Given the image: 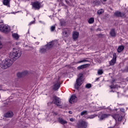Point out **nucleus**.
Instances as JSON below:
<instances>
[{
    "instance_id": "obj_1",
    "label": "nucleus",
    "mask_w": 128,
    "mask_h": 128,
    "mask_svg": "<svg viewBox=\"0 0 128 128\" xmlns=\"http://www.w3.org/2000/svg\"><path fill=\"white\" fill-rule=\"evenodd\" d=\"M22 55V50L20 48H14L13 50L9 54V58L13 60H16Z\"/></svg>"
},
{
    "instance_id": "obj_2",
    "label": "nucleus",
    "mask_w": 128,
    "mask_h": 128,
    "mask_svg": "<svg viewBox=\"0 0 128 128\" xmlns=\"http://www.w3.org/2000/svg\"><path fill=\"white\" fill-rule=\"evenodd\" d=\"M14 64L12 60L10 58H6L3 60L0 64V66L3 70L8 68Z\"/></svg>"
},
{
    "instance_id": "obj_3",
    "label": "nucleus",
    "mask_w": 128,
    "mask_h": 128,
    "mask_svg": "<svg viewBox=\"0 0 128 128\" xmlns=\"http://www.w3.org/2000/svg\"><path fill=\"white\" fill-rule=\"evenodd\" d=\"M78 78L76 80V84L75 85L76 88H78L82 84V74H79Z\"/></svg>"
},
{
    "instance_id": "obj_4",
    "label": "nucleus",
    "mask_w": 128,
    "mask_h": 128,
    "mask_svg": "<svg viewBox=\"0 0 128 128\" xmlns=\"http://www.w3.org/2000/svg\"><path fill=\"white\" fill-rule=\"evenodd\" d=\"M10 30V26L4 24H0V32H8Z\"/></svg>"
},
{
    "instance_id": "obj_5",
    "label": "nucleus",
    "mask_w": 128,
    "mask_h": 128,
    "mask_svg": "<svg viewBox=\"0 0 128 128\" xmlns=\"http://www.w3.org/2000/svg\"><path fill=\"white\" fill-rule=\"evenodd\" d=\"M52 102L54 104H56V106H60L62 104V100H60L58 97H57L56 96H54Z\"/></svg>"
},
{
    "instance_id": "obj_6",
    "label": "nucleus",
    "mask_w": 128,
    "mask_h": 128,
    "mask_svg": "<svg viewBox=\"0 0 128 128\" xmlns=\"http://www.w3.org/2000/svg\"><path fill=\"white\" fill-rule=\"evenodd\" d=\"M77 126L78 128H86L88 122L84 120L80 121L78 124Z\"/></svg>"
},
{
    "instance_id": "obj_7",
    "label": "nucleus",
    "mask_w": 128,
    "mask_h": 128,
    "mask_svg": "<svg viewBox=\"0 0 128 128\" xmlns=\"http://www.w3.org/2000/svg\"><path fill=\"white\" fill-rule=\"evenodd\" d=\"M58 42L57 40L50 42L47 45V48H51L54 46H58Z\"/></svg>"
},
{
    "instance_id": "obj_8",
    "label": "nucleus",
    "mask_w": 128,
    "mask_h": 128,
    "mask_svg": "<svg viewBox=\"0 0 128 128\" xmlns=\"http://www.w3.org/2000/svg\"><path fill=\"white\" fill-rule=\"evenodd\" d=\"M110 114H100L98 116V118H100V120H106L109 118Z\"/></svg>"
},
{
    "instance_id": "obj_9",
    "label": "nucleus",
    "mask_w": 128,
    "mask_h": 128,
    "mask_svg": "<svg viewBox=\"0 0 128 128\" xmlns=\"http://www.w3.org/2000/svg\"><path fill=\"white\" fill-rule=\"evenodd\" d=\"M60 82H58V80H57L55 82H54V84L53 85V90H58L59 88H60Z\"/></svg>"
},
{
    "instance_id": "obj_10",
    "label": "nucleus",
    "mask_w": 128,
    "mask_h": 128,
    "mask_svg": "<svg viewBox=\"0 0 128 128\" xmlns=\"http://www.w3.org/2000/svg\"><path fill=\"white\" fill-rule=\"evenodd\" d=\"M78 98H76V96L72 95L69 100V102H70V104H74V102H76Z\"/></svg>"
},
{
    "instance_id": "obj_11",
    "label": "nucleus",
    "mask_w": 128,
    "mask_h": 128,
    "mask_svg": "<svg viewBox=\"0 0 128 128\" xmlns=\"http://www.w3.org/2000/svg\"><path fill=\"white\" fill-rule=\"evenodd\" d=\"M116 54H114L112 59L110 62V66H114V64H116Z\"/></svg>"
},
{
    "instance_id": "obj_12",
    "label": "nucleus",
    "mask_w": 128,
    "mask_h": 128,
    "mask_svg": "<svg viewBox=\"0 0 128 128\" xmlns=\"http://www.w3.org/2000/svg\"><path fill=\"white\" fill-rule=\"evenodd\" d=\"M32 6L34 10H40V2H34L32 4Z\"/></svg>"
},
{
    "instance_id": "obj_13",
    "label": "nucleus",
    "mask_w": 128,
    "mask_h": 128,
    "mask_svg": "<svg viewBox=\"0 0 128 128\" xmlns=\"http://www.w3.org/2000/svg\"><path fill=\"white\" fill-rule=\"evenodd\" d=\"M68 34H70V31L68 29H64L62 31V36H64V38H68Z\"/></svg>"
},
{
    "instance_id": "obj_14",
    "label": "nucleus",
    "mask_w": 128,
    "mask_h": 128,
    "mask_svg": "<svg viewBox=\"0 0 128 128\" xmlns=\"http://www.w3.org/2000/svg\"><path fill=\"white\" fill-rule=\"evenodd\" d=\"M112 116L116 120H118V122H120L122 118V117L120 116L118 114H114L112 115Z\"/></svg>"
},
{
    "instance_id": "obj_15",
    "label": "nucleus",
    "mask_w": 128,
    "mask_h": 128,
    "mask_svg": "<svg viewBox=\"0 0 128 128\" xmlns=\"http://www.w3.org/2000/svg\"><path fill=\"white\" fill-rule=\"evenodd\" d=\"M28 74V71H24V72H18L17 74L18 78H22V76H26Z\"/></svg>"
},
{
    "instance_id": "obj_16",
    "label": "nucleus",
    "mask_w": 128,
    "mask_h": 128,
    "mask_svg": "<svg viewBox=\"0 0 128 128\" xmlns=\"http://www.w3.org/2000/svg\"><path fill=\"white\" fill-rule=\"evenodd\" d=\"M78 32H74L72 33V38L74 40H78Z\"/></svg>"
},
{
    "instance_id": "obj_17",
    "label": "nucleus",
    "mask_w": 128,
    "mask_h": 128,
    "mask_svg": "<svg viewBox=\"0 0 128 128\" xmlns=\"http://www.w3.org/2000/svg\"><path fill=\"white\" fill-rule=\"evenodd\" d=\"M114 16H120V18H122V16H124V14L118 11H116L114 12Z\"/></svg>"
},
{
    "instance_id": "obj_18",
    "label": "nucleus",
    "mask_w": 128,
    "mask_h": 128,
    "mask_svg": "<svg viewBox=\"0 0 128 128\" xmlns=\"http://www.w3.org/2000/svg\"><path fill=\"white\" fill-rule=\"evenodd\" d=\"M14 116V113L12 112H8L4 114L5 118H12Z\"/></svg>"
},
{
    "instance_id": "obj_19",
    "label": "nucleus",
    "mask_w": 128,
    "mask_h": 128,
    "mask_svg": "<svg viewBox=\"0 0 128 128\" xmlns=\"http://www.w3.org/2000/svg\"><path fill=\"white\" fill-rule=\"evenodd\" d=\"M66 4H67L69 6H74V2L72 0H65Z\"/></svg>"
},
{
    "instance_id": "obj_20",
    "label": "nucleus",
    "mask_w": 128,
    "mask_h": 128,
    "mask_svg": "<svg viewBox=\"0 0 128 128\" xmlns=\"http://www.w3.org/2000/svg\"><path fill=\"white\" fill-rule=\"evenodd\" d=\"M12 38H13L14 40H18V38H20V36L16 33H14L12 34Z\"/></svg>"
},
{
    "instance_id": "obj_21",
    "label": "nucleus",
    "mask_w": 128,
    "mask_h": 128,
    "mask_svg": "<svg viewBox=\"0 0 128 128\" xmlns=\"http://www.w3.org/2000/svg\"><path fill=\"white\" fill-rule=\"evenodd\" d=\"M110 36H116V31L114 30V29H112L110 30Z\"/></svg>"
},
{
    "instance_id": "obj_22",
    "label": "nucleus",
    "mask_w": 128,
    "mask_h": 128,
    "mask_svg": "<svg viewBox=\"0 0 128 128\" xmlns=\"http://www.w3.org/2000/svg\"><path fill=\"white\" fill-rule=\"evenodd\" d=\"M3 4L6 6H10V0H4Z\"/></svg>"
},
{
    "instance_id": "obj_23",
    "label": "nucleus",
    "mask_w": 128,
    "mask_h": 128,
    "mask_svg": "<svg viewBox=\"0 0 128 128\" xmlns=\"http://www.w3.org/2000/svg\"><path fill=\"white\" fill-rule=\"evenodd\" d=\"M96 116H98V115L96 114H94L92 115H89L87 116L86 120H88V118H90V120H92V118H96Z\"/></svg>"
},
{
    "instance_id": "obj_24",
    "label": "nucleus",
    "mask_w": 128,
    "mask_h": 128,
    "mask_svg": "<svg viewBox=\"0 0 128 128\" xmlns=\"http://www.w3.org/2000/svg\"><path fill=\"white\" fill-rule=\"evenodd\" d=\"M58 122H60V124H66L68 122L66 120L62 118H60L58 119Z\"/></svg>"
},
{
    "instance_id": "obj_25",
    "label": "nucleus",
    "mask_w": 128,
    "mask_h": 128,
    "mask_svg": "<svg viewBox=\"0 0 128 128\" xmlns=\"http://www.w3.org/2000/svg\"><path fill=\"white\" fill-rule=\"evenodd\" d=\"M124 47L123 46H119L118 48V52H122V50H124Z\"/></svg>"
},
{
    "instance_id": "obj_26",
    "label": "nucleus",
    "mask_w": 128,
    "mask_h": 128,
    "mask_svg": "<svg viewBox=\"0 0 128 128\" xmlns=\"http://www.w3.org/2000/svg\"><path fill=\"white\" fill-rule=\"evenodd\" d=\"M94 18H91L88 20V24H94Z\"/></svg>"
},
{
    "instance_id": "obj_27",
    "label": "nucleus",
    "mask_w": 128,
    "mask_h": 128,
    "mask_svg": "<svg viewBox=\"0 0 128 128\" xmlns=\"http://www.w3.org/2000/svg\"><path fill=\"white\" fill-rule=\"evenodd\" d=\"M90 62L88 60V58H84V59H83L82 60H80V62H78V64H80V63H82V62Z\"/></svg>"
},
{
    "instance_id": "obj_28",
    "label": "nucleus",
    "mask_w": 128,
    "mask_h": 128,
    "mask_svg": "<svg viewBox=\"0 0 128 128\" xmlns=\"http://www.w3.org/2000/svg\"><path fill=\"white\" fill-rule=\"evenodd\" d=\"M90 62L88 60V58H84V59H83L82 60H80V62H78V64H80V63H82V62Z\"/></svg>"
},
{
    "instance_id": "obj_29",
    "label": "nucleus",
    "mask_w": 128,
    "mask_h": 128,
    "mask_svg": "<svg viewBox=\"0 0 128 128\" xmlns=\"http://www.w3.org/2000/svg\"><path fill=\"white\" fill-rule=\"evenodd\" d=\"M86 64L81 65L80 66H78V70H82V68H86Z\"/></svg>"
},
{
    "instance_id": "obj_30",
    "label": "nucleus",
    "mask_w": 128,
    "mask_h": 128,
    "mask_svg": "<svg viewBox=\"0 0 128 128\" xmlns=\"http://www.w3.org/2000/svg\"><path fill=\"white\" fill-rule=\"evenodd\" d=\"M104 74V72L102 70H98V74L99 76H101V74Z\"/></svg>"
},
{
    "instance_id": "obj_31",
    "label": "nucleus",
    "mask_w": 128,
    "mask_h": 128,
    "mask_svg": "<svg viewBox=\"0 0 128 128\" xmlns=\"http://www.w3.org/2000/svg\"><path fill=\"white\" fill-rule=\"evenodd\" d=\"M97 14H104V10L101 9V10H98Z\"/></svg>"
},
{
    "instance_id": "obj_32",
    "label": "nucleus",
    "mask_w": 128,
    "mask_h": 128,
    "mask_svg": "<svg viewBox=\"0 0 128 128\" xmlns=\"http://www.w3.org/2000/svg\"><path fill=\"white\" fill-rule=\"evenodd\" d=\"M84 114H88V112L86 110L82 111L80 114V116H84Z\"/></svg>"
},
{
    "instance_id": "obj_33",
    "label": "nucleus",
    "mask_w": 128,
    "mask_h": 128,
    "mask_svg": "<svg viewBox=\"0 0 128 128\" xmlns=\"http://www.w3.org/2000/svg\"><path fill=\"white\" fill-rule=\"evenodd\" d=\"M92 88V84H88L86 85V88Z\"/></svg>"
},
{
    "instance_id": "obj_34",
    "label": "nucleus",
    "mask_w": 128,
    "mask_h": 128,
    "mask_svg": "<svg viewBox=\"0 0 128 128\" xmlns=\"http://www.w3.org/2000/svg\"><path fill=\"white\" fill-rule=\"evenodd\" d=\"M46 52V49L44 48H42L40 49V52L42 54V52Z\"/></svg>"
},
{
    "instance_id": "obj_35",
    "label": "nucleus",
    "mask_w": 128,
    "mask_h": 128,
    "mask_svg": "<svg viewBox=\"0 0 128 128\" xmlns=\"http://www.w3.org/2000/svg\"><path fill=\"white\" fill-rule=\"evenodd\" d=\"M54 30H56V26H52L51 28H50L51 32H54Z\"/></svg>"
},
{
    "instance_id": "obj_36",
    "label": "nucleus",
    "mask_w": 128,
    "mask_h": 128,
    "mask_svg": "<svg viewBox=\"0 0 128 128\" xmlns=\"http://www.w3.org/2000/svg\"><path fill=\"white\" fill-rule=\"evenodd\" d=\"M70 121L72 122H76V119L74 118H70Z\"/></svg>"
},
{
    "instance_id": "obj_37",
    "label": "nucleus",
    "mask_w": 128,
    "mask_h": 128,
    "mask_svg": "<svg viewBox=\"0 0 128 128\" xmlns=\"http://www.w3.org/2000/svg\"><path fill=\"white\" fill-rule=\"evenodd\" d=\"M2 42H0V50H2Z\"/></svg>"
},
{
    "instance_id": "obj_38",
    "label": "nucleus",
    "mask_w": 128,
    "mask_h": 128,
    "mask_svg": "<svg viewBox=\"0 0 128 128\" xmlns=\"http://www.w3.org/2000/svg\"><path fill=\"white\" fill-rule=\"evenodd\" d=\"M120 112H124V109L121 108H120Z\"/></svg>"
},
{
    "instance_id": "obj_39",
    "label": "nucleus",
    "mask_w": 128,
    "mask_h": 128,
    "mask_svg": "<svg viewBox=\"0 0 128 128\" xmlns=\"http://www.w3.org/2000/svg\"><path fill=\"white\" fill-rule=\"evenodd\" d=\"M29 48H30V50H34V47H32V46H29Z\"/></svg>"
},
{
    "instance_id": "obj_40",
    "label": "nucleus",
    "mask_w": 128,
    "mask_h": 128,
    "mask_svg": "<svg viewBox=\"0 0 128 128\" xmlns=\"http://www.w3.org/2000/svg\"><path fill=\"white\" fill-rule=\"evenodd\" d=\"M34 22V21H32L29 24V26H30L31 24H32Z\"/></svg>"
},
{
    "instance_id": "obj_41",
    "label": "nucleus",
    "mask_w": 128,
    "mask_h": 128,
    "mask_svg": "<svg viewBox=\"0 0 128 128\" xmlns=\"http://www.w3.org/2000/svg\"><path fill=\"white\" fill-rule=\"evenodd\" d=\"M68 114H72V112L71 110L68 111Z\"/></svg>"
},
{
    "instance_id": "obj_42",
    "label": "nucleus",
    "mask_w": 128,
    "mask_h": 128,
    "mask_svg": "<svg viewBox=\"0 0 128 128\" xmlns=\"http://www.w3.org/2000/svg\"><path fill=\"white\" fill-rule=\"evenodd\" d=\"M2 86L0 85V90H2Z\"/></svg>"
},
{
    "instance_id": "obj_43",
    "label": "nucleus",
    "mask_w": 128,
    "mask_h": 128,
    "mask_svg": "<svg viewBox=\"0 0 128 128\" xmlns=\"http://www.w3.org/2000/svg\"><path fill=\"white\" fill-rule=\"evenodd\" d=\"M4 23V21L2 20H1L0 21V24H3Z\"/></svg>"
},
{
    "instance_id": "obj_44",
    "label": "nucleus",
    "mask_w": 128,
    "mask_h": 128,
    "mask_svg": "<svg viewBox=\"0 0 128 128\" xmlns=\"http://www.w3.org/2000/svg\"><path fill=\"white\" fill-rule=\"evenodd\" d=\"M110 88H114V86H110Z\"/></svg>"
},
{
    "instance_id": "obj_45",
    "label": "nucleus",
    "mask_w": 128,
    "mask_h": 128,
    "mask_svg": "<svg viewBox=\"0 0 128 128\" xmlns=\"http://www.w3.org/2000/svg\"><path fill=\"white\" fill-rule=\"evenodd\" d=\"M36 44H40V42H36Z\"/></svg>"
},
{
    "instance_id": "obj_46",
    "label": "nucleus",
    "mask_w": 128,
    "mask_h": 128,
    "mask_svg": "<svg viewBox=\"0 0 128 128\" xmlns=\"http://www.w3.org/2000/svg\"><path fill=\"white\" fill-rule=\"evenodd\" d=\"M104 2H106V0H103Z\"/></svg>"
}]
</instances>
